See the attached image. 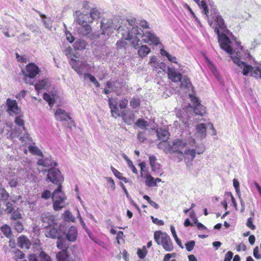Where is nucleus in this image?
<instances>
[{
    "instance_id": "f257e3e1",
    "label": "nucleus",
    "mask_w": 261,
    "mask_h": 261,
    "mask_svg": "<svg viewBox=\"0 0 261 261\" xmlns=\"http://www.w3.org/2000/svg\"><path fill=\"white\" fill-rule=\"evenodd\" d=\"M140 25L143 29H149L148 22L143 19L132 18V44L134 46L140 44V38L143 37L142 41L145 43L153 44L158 45L160 44L159 38L154 33L150 32L143 33Z\"/></svg>"
},
{
    "instance_id": "f03ea898",
    "label": "nucleus",
    "mask_w": 261,
    "mask_h": 261,
    "mask_svg": "<svg viewBox=\"0 0 261 261\" xmlns=\"http://www.w3.org/2000/svg\"><path fill=\"white\" fill-rule=\"evenodd\" d=\"M46 180L58 185V188L53 193L51 197L54 210L56 211H60L65 207V201L66 199L64 193L62 191L63 177L60 171L56 168L50 169L48 171Z\"/></svg>"
},
{
    "instance_id": "7ed1b4c3",
    "label": "nucleus",
    "mask_w": 261,
    "mask_h": 261,
    "mask_svg": "<svg viewBox=\"0 0 261 261\" xmlns=\"http://www.w3.org/2000/svg\"><path fill=\"white\" fill-rule=\"evenodd\" d=\"M211 15H212L213 20H211L207 18L209 25L214 29L215 32L217 34H220L223 32L229 33V31L227 29L223 19L220 13L216 10H214L213 11H211Z\"/></svg>"
},
{
    "instance_id": "20e7f679",
    "label": "nucleus",
    "mask_w": 261,
    "mask_h": 261,
    "mask_svg": "<svg viewBox=\"0 0 261 261\" xmlns=\"http://www.w3.org/2000/svg\"><path fill=\"white\" fill-rule=\"evenodd\" d=\"M108 102L111 109L112 116L115 118L121 116L124 122L129 125L130 124L129 112L126 110L120 112L117 107L118 101L116 98L112 97L109 98Z\"/></svg>"
},
{
    "instance_id": "39448f33",
    "label": "nucleus",
    "mask_w": 261,
    "mask_h": 261,
    "mask_svg": "<svg viewBox=\"0 0 261 261\" xmlns=\"http://www.w3.org/2000/svg\"><path fill=\"white\" fill-rule=\"evenodd\" d=\"M154 239L159 245H162L163 248L168 252L173 250V244L170 236L166 232L160 230L156 231L154 233Z\"/></svg>"
},
{
    "instance_id": "423d86ee",
    "label": "nucleus",
    "mask_w": 261,
    "mask_h": 261,
    "mask_svg": "<svg viewBox=\"0 0 261 261\" xmlns=\"http://www.w3.org/2000/svg\"><path fill=\"white\" fill-rule=\"evenodd\" d=\"M205 147L202 145H198L195 139L191 146H187L184 152L182 153L186 162H191L195 158L196 154H200L205 151Z\"/></svg>"
},
{
    "instance_id": "0eeeda50",
    "label": "nucleus",
    "mask_w": 261,
    "mask_h": 261,
    "mask_svg": "<svg viewBox=\"0 0 261 261\" xmlns=\"http://www.w3.org/2000/svg\"><path fill=\"white\" fill-rule=\"evenodd\" d=\"M40 71L38 67L34 63H31L26 66V71L22 70L23 73V81L27 84H33V80Z\"/></svg>"
},
{
    "instance_id": "6e6552de",
    "label": "nucleus",
    "mask_w": 261,
    "mask_h": 261,
    "mask_svg": "<svg viewBox=\"0 0 261 261\" xmlns=\"http://www.w3.org/2000/svg\"><path fill=\"white\" fill-rule=\"evenodd\" d=\"M69 64L80 75H82L84 72L88 71L91 69V66L87 62L81 61L72 58H70Z\"/></svg>"
},
{
    "instance_id": "1a4fd4ad",
    "label": "nucleus",
    "mask_w": 261,
    "mask_h": 261,
    "mask_svg": "<svg viewBox=\"0 0 261 261\" xmlns=\"http://www.w3.org/2000/svg\"><path fill=\"white\" fill-rule=\"evenodd\" d=\"M193 143L194 139L191 137L185 140L177 139L172 142L171 147H169V149H171V150L173 152H178L182 154L181 150L184 148L189 146V145L191 146Z\"/></svg>"
},
{
    "instance_id": "9d476101",
    "label": "nucleus",
    "mask_w": 261,
    "mask_h": 261,
    "mask_svg": "<svg viewBox=\"0 0 261 261\" xmlns=\"http://www.w3.org/2000/svg\"><path fill=\"white\" fill-rule=\"evenodd\" d=\"M15 119V123L20 127V128L18 130L16 131V134L18 136H20L21 134H22V131L24 132L23 136H21L20 137V140L22 142H25L27 140H31L29 138V135L26 132L25 127L24 126V120L22 119V115L19 113V114H17Z\"/></svg>"
},
{
    "instance_id": "9b49d317",
    "label": "nucleus",
    "mask_w": 261,
    "mask_h": 261,
    "mask_svg": "<svg viewBox=\"0 0 261 261\" xmlns=\"http://www.w3.org/2000/svg\"><path fill=\"white\" fill-rule=\"evenodd\" d=\"M40 220L45 228L51 226L57 223L55 216L49 212L42 213L40 217Z\"/></svg>"
},
{
    "instance_id": "f8f14e48",
    "label": "nucleus",
    "mask_w": 261,
    "mask_h": 261,
    "mask_svg": "<svg viewBox=\"0 0 261 261\" xmlns=\"http://www.w3.org/2000/svg\"><path fill=\"white\" fill-rule=\"evenodd\" d=\"M75 21L79 25L88 24L92 22L88 14H83L80 11H76L74 14Z\"/></svg>"
},
{
    "instance_id": "ddd939ff",
    "label": "nucleus",
    "mask_w": 261,
    "mask_h": 261,
    "mask_svg": "<svg viewBox=\"0 0 261 261\" xmlns=\"http://www.w3.org/2000/svg\"><path fill=\"white\" fill-rule=\"evenodd\" d=\"M60 230L57 223L51 226L46 227L45 236L47 238L56 239L59 237Z\"/></svg>"
},
{
    "instance_id": "4468645a",
    "label": "nucleus",
    "mask_w": 261,
    "mask_h": 261,
    "mask_svg": "<svg viewBox=\"0 0 261 261\" xmlns=\"http://www.w3.org/2000/svg\"><path fill=\"white\" fill-rule=\"evenodd\" d=\"M6 104L8 107V111L10 115L12 114L17 115L20 113V109L18 108L15 100L8 98L7 99Z\"/></svg>"
},
{
    "instance_id": "2eb2a0df",
    "label": "nucleus",
    "mask_w": 261,
    "mask_h": 261,
    "mask_svg": "<svg viewBox=\"0 0 261 261\" xmlns=\"http://www.w3.org/2000/svg\"><path fill=\"white\" fill-rule=\"evenodd\" d=\"M149 160L152 171L158 175H161L163 172L160 164L156 162V158L154 155H151L149 156Z\"/></svg>"
},
{
    "instance_id": "dca6fc26",
    "label": "nucleus",
    "mask_w": 261,
    "mask_h": 261,
    "mask_svg": "<svg viewBox=\"0 0 261 261\" xmlns=\"http://www.w3.org/2000/svg\"><path fill=\"white\" fill-rule=\"evenodd\" d=\"M168 75L169 78L174 82H178L181 80V74L177 72L174 68H168Z\"/></svg>"
},
{
    "instance_id": "f3484780",
    "label": "nucleus",
    "mask_w": 261,
    "mask_h": 261,
    "mask_svg": "<svg viewBox=\"0 0 261 261\" xmlns=\"http://www.w3.org/2000/svg\"><path fill=\"white\" fill-rule=\"evenodd\" d=\"M39 166H42L45 167H48L50 166H56L57 163L54 162L51 157L39 159L37 163Z\"/></svg>"
},
{
    "instance_id": "a211bd4d",
    "label": "nucleus",
    "mask_w": 261,
    "mask_h": 261,
    "mask_svg": "<svg viewBox=\"0 0 261 261\" xmlns=\"http://www.w3.org/2000/svg\"><path fill=\"white\" fill-rule=\"evenodd\" d=\"M118 34L122 36V38L124 40H127L130 41V36L129 28L125 25H120L117 29Z\"/></svg>"
},
{
    "instance_id": "6ab92c4d",
    "label": "nucleus",
    "mask_w": 261,
    "mask_h": 261,
    "mask_svg": "<svg viewBox=\"0 0 261 261\" xmlns=\"http://www.w3.org/2000/svg\"><path fill=\"white\" fill-rule=\"evenodd\" d=\"M56 119L61 121L71 120L69 115L63 110L58 109L55 112Z\"/></svg>"
},
{
    "instance_id": "aec40b11",
    "label": "nucleus",
    "mask_w": 261,
    "mask_h": 261,
    "mask_svg": "<svg viewBox=\"0 0 261 261\" xmlns=\"http://www.w3.org/2000/svg\"><path fill=\"white\" fill-rule=\"evenodd\" d=\"M18 246L21 249H28L31 245L30 240L24 236H21L17 239Z\"/></svg>"
},
{
    "instance_id": "412c9836",
    "label": "nucleus",
    "mask_w": 261,
    "mask_h": 261,
    "mask_svg": "<svg viewBox=\"0 0 261 261\" xmlns=\"http://www.w3.org/2000/svg\"><path fill=\"white\" fill-rule=\"evenodd\" d=\"M196 135L197 138L200 139L204 138L206 137V127L204 123H200L196 126Z\"/></svg>"
},
{
    "instance_id": "4be33fe9",
    "label": "nucleus",
    "mask_w": 261,
    "mask_h": 261,
    "mask_svg": "<svg viewBox=\"0 0 261 261\" xmlns=\"http://www.w3.org/2000/svg\"><path fill=\"white\" fill-rule=\"evenodd\" d=\"M77 235L76 228L74 226L70 227L66 233V239L70 242H74Z\"/></svg>"
},
{
    "instance_id": "5701e85b",
    "label": "nucleus",
    "mask_w": 261,
    "mask_h": 261,
    "mask_svg": "<svg viewBox=\"0 0 261 261\" xmlns=\"http://www.w3.org/2000/svg\"><path fill=\"white\" fill-rule=\"evenodd\" d=\"M132 46L134 47H137V46H134L132 44ZM138 47L139 48L138 50V54L141 58L145 57L150 52V48L145 45H142L140 46L139 45L138 46Z\"/></svg>"
},
{
    "instance_id": "b1692460",
    "label": "nucleus",
    "mask_w": 261,
    "mask_h": 261,
    "mask_svg": "<svg viewBox=\"0 0 261 261\" xmlns=\"http://www.w3.org/2000/svg\"><path fill=\"white\" fill-rule=\"evenodd\" d=\"M92 29L89 24L80 25L77 28V32L82 36H87L91 33Z\"/></svg>"
},
{
    "instance_id": "393cba45",
    "label": "nucleus",
    "mask_w": 261,
    "mask_h": 261,
    "mask_svg": "<svg viewBox=\"0 0 261 261\" xmlns=\"http://www.w3.org/2000/svg\"><path fill=\"white\" fill-rule=\"evenodd\" d=\"M194 114H192V116H193V119L196 120L197 119L196 117L198 116H202L205 113V108L200 105H198L196 106H194Z\"/></svg>"
},
{
    "instance_id": "a878e982",
    "label": "nucleus",
    "mask_w": 261,
    "mask_h": 261,
    "mask_svg": "<svg viewBox=\"0 0 261 261\" xmlns=\"http://www.w3.org/2000/svg\"><path fill=\"white\" fill-rule=\"evenodd\" d=\"M148 126V122L142 118H139L135 123L134 127L135 129H140L143 132L146 129L147 126Z\"/></svg>"
},
{
    "instance_id": "bb28decb",
    "label": "nucleus",
    "mask_w": 261,
    "mask_h": 261,
    "mask_svg": "<svg viewBox=\"0 0 261 261\" xmlns=\"http://www.w3.org/2000/svg\"><path fill=\"white\" fill-rule=\"evenodd\" d=\"M156 133L159 140L167 141L168 140L169 133L167 130L160 128L156 130Z\"/></svg>"
},
{
    "instance_id": "cd10ccee",
    "label": "nucleus",
    "mask_w": 261,
    "mask_h": 261,
    "mask_svg": "<svg viewBox=\"0 0 261 261\" xmlns=\"http://www.w3.org/2000/svg\"><path fill=\"white\" fill-rule=\"evenodd\" d=\"M57 246L58 249L62 250V251L66 250L69 246V244L65 239L61 237H59L57 238Z\"/></svg>"
},
{
    "instance_id": "c85d7f7f",
    "label": "nucleus",
    "mask_w": 261,
    "mask_h": 261,
    "mask_svg": "<svg viewBox=\"0 0 261 261\" xmlns=\"http://www.w3.org/2000/svg\"><path fill=\"white\" fill-rule=\"evenodd\" d=\"M151 67L152 68L153 70L156 71V72L159 73H161L162 71H165L166 68V65L165 63L163 62H159L158 61L155 64H153L151 65Z\"/></svg>"
},
{
    "instance_id": "c756f323",
    "label": "nucleus",
    "mask_w": 261,
    "mask_h": 261,
    "mask_svg": "<svg viewBox=\"0 0 261 261\" xmlns=\"http://www.w3.org/2000/svg\"><path fill=\"white\" fill-rule=\"evenodd\" d=\"M39 15L42 18V22L44 27L48 29V30H50L52 28V22L50 18H47L46 16L44 14L39 12Z\"/></svg>"
},
{
    "instance_id": "7c9ffc66",
    "label": "nucleus",
    "mask_w": 261,
    "mask_h": 261,
    "mask_svg": "<svg viewBox=\"0 0 261 261\" xmlns=\"http://www.w3.org/2000/svg\"><path fill=\"white\" fill-rule=\"evenodd\" d=\"M58 261H70V259L67 254L66 250H63L58 252L56 255Z\"/></svg>"
},
{
    "instance_id": "2f4dec72",
    "label": "nucleus",
    "mask_w": 261,
    "mask_h": 261,
    "mask_svg": "<svg viewBox=\"0 0 261 261\" xmlns=\"http://www.w3.org/2000/svg\"><path fill=\"white\" fill-rule=\"evenodd\" d=\"M202 10V12L203 14L206 15L207 18H208V10L207 7L203 1H200L199 0H193Z\"/></svg>"
},
{
    "instance_id": "473e14b6",
    "label": "nucleus",
    "mask_w": 261,
    "mask_h": 261,
    "mask_svg": "<svg viewBox=\"0 0 261 261\" xmlns=\"http://www.w3.org/2000/svg\"><path fill=\"white\" fill-rule=\"evenodd\" d=\"M145 185L149 187H153L157 186V184L155 183V178H154L151 175L147 174L145 176Z\"/></svg>"
},
{
    "instance_id": "72a5a7b5",
    "label": "nucleus",
    "mask_w": 261,
    "mask_h": 261,
    "mask_svg": "<svg viewBox=\"0 0 261 261\" xmlns=\"http://www.w3.org/2000/svg\"><path fill=\"white\" fill-rule=\"evenodd\" d=\"M167 141H162V142H160L158 144V147L159 148L161 149H163L165 152H171V149H169V147H171V145H170L167 142Z\"/></svg>"
},
{
    "instance_id": "f704fd0d",
    "label": "nucleus",
    "mask_w": 261,
    "mask_h": 261,
    "mask_svg": "<svg viewBox=\"0 0 261 261\" xmlns=\"http://www.w3.org/2000/svg\"><path fill=\"white\" fill-rule=\"evenodd\" d=\"M9 194L4 188L0 187V201H6L8 200Z\"/></svg>"
},
{
    "instance_id": "c9c22d12",
    "label": "nucleus",
    "mask_w": 261,
    "mask_h": 261,
    "mask_svg": "<svg viewBox=\"0 0 261 261\" xmlns=\"http://www.w3.org/2000/svg\"><path fill=\"white\" fill-rule=\"evenodd\" d=\"M28 149L32 153L43 158V153L42 151L37 146L30 145L28 147Z\"/></svg>"
},
{
    "instance_id": "e433bc0d",
    "label": "nucleus",
    "mask_w": 261,
    "mask_h": 261,
    "mask_svg": "<svg viewBox=\"0 0 261 261\" xmlns=\"http://www.w3.org/2000/svg\"><path fill=\"white\" fill-rule=\"evenodd\" d=\"M160 54L163 56L167 57V58L171 62H173L175 63H177L176 62V58L174 56H171L170 54H169L167 51H166L165 49L162 48L160 49Z\"/></svg>"
},
{
    "instance_id": "4c0bfd02",
    "label": "nucleus",
    "mask_w": 261,
    "mask_h": 261,
    "mask_svg": "<svg viewBox=\"0 0 261 261\" xmlns=\"http://www.w3.org/2000/svg\"><path fill=\"white\" fill-rule=\"evenodd\" d=\"M185 116L187 117L186 119L184 116H180L178 113L177 114V116L180 118V120L185 125L189 126L190 125L192 124L191 122L192 120H191V117L188 115L187 112Z\"/></svg>"
},
{
    "instance_id": "58836bf2",
    "label": "nucleus",
    "mask_w": 261,
    "mask_h": 261,
    "mask_svg": "<svg viewBox=\"0 0 261 261\" xmlns=\"http://www.w3.org/2000/svg\"><path fill=\"white\" fill-rule=\"evenodd\" d=\"M35 89L38 92L42 89H45L47 87V82L45 80L39 81L37 84L35 85Z\"/></svg>"
},
{
    "instance_id": "ea45409f",
    "label": "nucleus",
    "mask_w": 261,
    "mask_h": 261,
    "mask_svg": "<svg viewBox=\"0 0 261 261\" xmlns=\"http://www.w3.org/2000/svg\"><path fill=\"white\" fill-rule=\"evenodd\" d=\"M84 79L85 80H86L87 79H89V80L91 82H92L96 87H99L100 86V84L98 83V82L97 81L95 77L93 75H91V74L87 73H84Z\"/></svg>"
},
{
    "instance_id": "a19ab883",
    "label": "nucleus",
    "mask_w": 261,
    "mask_h": 261,
    "mask_svg": "<svg viewBox=\"0 0 261 261\" xmlns=\"http://www.w3.org/2000/svg\"><path fill=\"white\" fill-rule=\"evenodd\" d=\"M11 214V219L14 220L15 221L18 220L22 218V215L19 210V208H17L16 210H14L13 212Z\"/></svg>"
},
{
    "instance_id": "79ce46f5",
    "label": "nucleus",
    "mask_w": 261,
    "mask_h": 261,
    "mask_svg": "<svg viewBox=\"0 0 261 261\" xmlns=\"http://www.w3.org/2000/svg\"><path fill=\"white\" fill-rule=\"evenodd\" d=\"M43 98L46 102H48L50 107H52L54 105L55 103V100L54 96L53 95L51 96L49 94L45 93L43 94Z\"/></svg>"
},
{
    "instance_id": "37998d69",
    "label": "nucleus",
    "mask_w": 261,
    "mask_h": 261,
    "mask_svg": "<svg viewBox=\"0 0 261 261\" xmlns=\"http://www.w3.org/2000/svg\"><path fill=\"white\" fill-rule=\"evenodd\" d=\"M147 250H146V248L145 246H143L142 248H138L137 249V254L139 257L141 259L144 258L147 254Z\"/></svg>"
},
{
    "instance_id": "c03bdc74",
    "label": "nucleus",
    "mask_w": 261,
    "mask_h": 261,
    "mask_svg": "<svg viewBox=\"0 0 261 261\" xmlns=\"http://www.w3.org/2000/svg\"><path fill=\"white\" fill-rule=\"evenodd\" d=\"M4 205L6 206V208H4L5 213H12L13 212V211L14 210L13 206V204L11 202L6 201V202L4 203Z\"/></svg>"
},
{
    "instance_id": "a18cd8bd",
    "label": "nucleus",
    "mask_w": 261,
    "mask_h": 261,
    "mask_svg": "<svg viewBox=\"0 0 261 261\" xmlns=\"http://www.w3.org/2000/svg\"><path fill=\"white\" fill-rule=\"evenodd\" d=\"M85 42L83 40L76 41L74 44V48L75 50H81L85 48Z\"/></svg>"
},
{
    "instance_id": "49530a36",
    "label": "nucleus",
    "mask_w": 261,
    "mask_h": 261,
    "mask_svg": "<svg viewBox=\"0 0 261 261\" xmlns=\"http://www.w3.org/2000/svg\"><path fill=\"white\" fill-rule=\"evenodd\" d=\"M13 225L15 229L18 232H21L23 230V226L22 223L19 220H16L13 222Z\"/></svg>"
},
{
    "instance_id": "de8ad7c7",
    "label": "nucleus",
    "mask_w": 261,
    "mask_h": 261,
    "mask_svg": "<svg viewBox=\"0 0 261 261\" xmlns=\"http://www.w3.org/2000/svg\"><path fill=\"white\" fill-rule=\"evenodd\" d=\"M0 30H1L2 32L5 35V36L8 38H9L12 36H14V34H10L9 33V27L7 25H2L0 27Z\"/></svg>"
},
{
    "instance_id": "09e8293b",
    "label": "nucleus",
    "mask_w": 261,
    "mask_h": 261,
    "mask_svg": "<svg viewBox=\"0 0 261 261\" xmlns=\"http://www.w3.org/2000/svg\"><path fill=\"white\" fill-rule=\"evenodd\" d=\"M100 13L99 11L96 9H93L91 10L90 14H89L90 19H92V22L95 19L98 18L99 17Z\"/></svg>"
},
{
    "instance_id": "8fccbe9b",
    "label": "nucleus",
    "mask_w": 261,
    "mask_h": 261,
    "mask_svg": "<svg viewBox=\"0 0 261 261\" xmlns=\"http://www.w3.org/2000/svg\"><path fill=\"white\" fill-rule=\"evenodd\" d=\"M63 217L65 221H72L73 222L74 220V217L72 216L71 213L68 211H66L63 214Z\"/></svg>"
},
{
    "instance_id": "3c124183",
    "label": "nucleus",
    "mask_w": 261,
    "mask_h": 261,
    "mask_svg": "<svg viewBox=\"0 0 261 261\" xmlns=\"http://www.w3.org/2000/svg\"><path fill=\"white\" fill-rule=\"evenodd\" d=\"M1 230L6 237H10L11 233V228L8 225L6 224L3 226L1 227Z\"/></svg>"
},
{
    "instance_id": "603ef678",
    "label": "nucleus",
    "mask_w": 261,
    "mask_h": 261,
    "mask_svg": "<svg viewBox=\"0 0 261 261\" xmlns=\"http://www.w3.org/2000/svg\"><path fill=\"white\" fill-rule=\"evenodd\" d=\"M126 40H124L122 38L121 40H118L116 43V45H117V47L119 48H126V47L128 46V44L126 41Z\"/></svg>"
},
{
    "instance_id": "864d4df0",
    "label": "nucleus",
    "mask_w": 261,
    "mask_h": 261,
    "mask_svg": "<svg viewBox=\"0 0 261 261\" xmlns=\"http://www.w3.org/2000/svg\"><path fill=\"white\" fill-rule=\"evenodd\" d=\"M180 81L182 86H184L185 87L189 88L191 85L190 79L187 77L184 76L182 79L181 78V80Z\"/></svg>"
},
{
    "instance_id": "5fc2aeb1",
    "label": "nucleus",
    "mask_w": 261,
    "mask_h": 261,
    "mask_svg": "<svg viewBox=\"0 0 261 261\" xmlns=\"http://www.w3.org/2000/svg\"><path fill=\"white\" fill-rule=\"evenodd\" d=\"M195 245V242L194 241H190L187 242L185 244V246L188 251H191Z\"/></svg>"
},
{
    "instance_id": "6e6d98bb",
    "label": "nucleus",
    "mask_w": 261,
    "mask_h": 261,
    "mask_svg": "<svg viewBox=\"0 0 261 261\" xmlns=\"http://www.w3.org/2000/svg\"><path fill=\"white\" fill-rule=\"evenodd\" d=\"M129 254L127 252L124 250L122 252H120L118 255V258L120 259L121 257L124 259L125 261H129Z\"/></svg>"
},
{
    "instance_id": "4d7b16f0",
    "label": "nucleus",
    "mask_w": 261,
    "mask_h": 261,
    "mask_svg": "<svg viewBox=\"0 0 261 261\" xmlns=\"http://www.w3.org/2000/svg\"><path fill=\"white\" fill-rule=\"evenodd\" d=\"M105 179L109 184L110 188L112 191H114L115 189V185L114 180L111 177H105Z\"/></svg>"
},
{
    "instance_id": "13d9d810",
    "label": "nucleus",
    "mask_w": 261,
    "mask_h": 261,
    "mask_svg": "<svg viewBox=\"0 0 261 261\" xmlns=\"http://www.w3.org/2000/svg\"><path fill=\"white\" fill-rule=\"evenodd\" d=\"M113 84L110 82H108L107 83V88L104 89V93L106 94H109L112 91H113V89L112 88Z\"/></svg>"
},
{
    "instance_id": "bf43d9fd",
    "label": "nucleus",
    "mask_w": 261,
    "mask_h": 261,
    "mask_svg": "<svg viewBox=\"0 0 261 261\" xmlns=\"http://www.w3.org/2000/svg\"><path fill=\"white\" fill-rule=\"evenodd\" d=\"M40 256L41 261H51L50 257L43 251L40 253Z\"/></svg>"
},
{
    "instance_id": "052dcab7",
    "label": "nucleus",
    "mask_w": 261,
    "mask_h": 261,
    "mask_svg": "<svg viewBox=\"0 0 261 261\" xmlns=\"http://www.w3.org/2000/svg\"><path fill=\"white\" fill-rule=\"evenodd\" d=\"M140 100L138 97H134L132 100V107L136 108L140 106Z\"/></svg>"
},
{
    "instance_id": "680f3d73",
    "label": "nucleus",
    "mask_w": 261,
    "mask_h": 261,
    "mask_svg": "<svg viewBox=\"0 0 261 261\" xmlns=\"http://www.w3.org/2000/svg\"><path fill=\"white\" fill-rule=\"evenodd\" d=\"M123 234L122 231H118L117 233V236L116 237V239L117 240V243L120 244V243L124 242V239L123 238Z\"/></svg>"
},
{
    "instance_id": "e2e57ef3",
    "label": "nucleus",
    "mask_w": 261,
    "mask_h": 261,
    "mask_svg": "<svg viewBox=\"0 0 261 261\" xmlns=\"http://www.w3.org/2000/svg\"><path fill=\"white\" fill-rule=\"evenodd\" d=\"M246 225L252 230L255 229V226L253 224V218L252 217L248 218L246 222Z\"/></svg>"
},
{
    "instance_id": "0e129e2a",
    "label": "nucleus",
    "mask_w": 261,
    "mask_h": 261,
    "mask_svg": "<svg viewBox=\"0 0 261 261\" xmlns=\"http://www.w3.org/2000/svg\"><path fill=\"white\" fill-rule=\"evenodd\" d=\"M233 185L236 190V192L238 194V195L240 194V187H239L240 184H239V182L238 181V180L236 178H234L233 179Z\"/></svg>"
},
{
    "instance_id": "69168bd1",
    "label": "nucleus",
    "mask_w": 261,
    "mask_h": 261,
    "mask_svg": "<svg viewBox=\"0 0 261 261\" xmlns=\"http://www.w3.org/2000/svg\"><path fill=\"white\" fill-rule=\"evenodd\" d=\"M72 49L70 46L67 47L64 50L65 55L68 58H70L72 57Z\"/></svg>"
},
{
    "instance_id": "338daca9",
    "label": "nucleus",
    "mask_w": 261,
    "mask_h": 261,
    "mask_svg": "<svg viewBox=\"0 0 261 261\" xmlns=\"http://www.w3.org/2000/svg\"><path fill=\"white\" fill-rule=\"evenodd\" d=\"M151 219L152 222L158 225L162 226L164 224V222L162 220H159L158 218L153 217V216H151Z\"/></svg>"
},
{
    "instance_id": "774afa93",
    "label": "nucleus",
    "mask_w": 261,
    "mask_h": 261,
    "mask_svg": "<svg viewBox=\"0 0 261 261\" xmlns=\"http://www.w3.org/2000/svg\"><path fill=\"white\" fill-rule=\"evenodd\" d=\"M111 171H112L114 175L118 178L120 179L121 177L122 176V173H121L120 172H119L118 170H117L116 169H115L113 167H111Z\"/></svg>"
}]
</instances>
